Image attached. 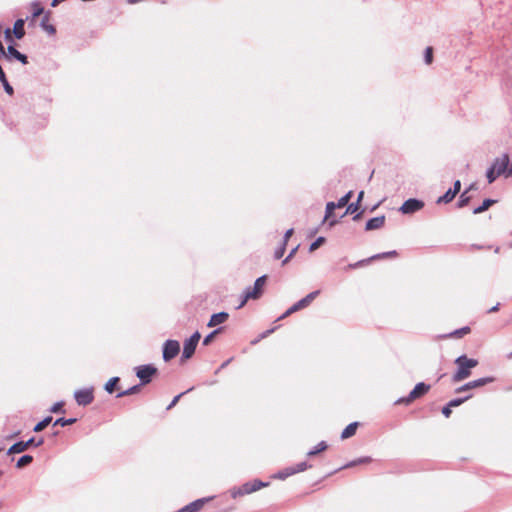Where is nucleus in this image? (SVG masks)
I'll list each match as a JSON object with an SVG mask.
<instances>
[{"label":"nucleus","mask_w":512,"mask_h":512,"mask_svg":"<svg viewBox=\"0 0 512 512\" xmlns=\"http://www.w3.org/2000/svg\"><path fill=\"white\" fill-rule=\"evenodd\" d=\"M325 242V238L323 236H319L314 242L310 244L309 251H314L318 249Z\"/></svg>","instance_id":"40"},{"label":"nucleus","mask_w":512,"mask_h":512,"mask_svg":"<svg viewBox=\"0 0 512 512\" xmlns=\"http://www.w3.org/2000/svg\"><path fill=\"white\" fill-rule=\"evenodd\" d=\"M119 380H120V378H119V377H117V376L110 378V379L106 382V384H105V386H104V389L106 390V392H107V393H110V394H111V393H113V392H114V390H115V386H116V384L119 382Z\"/></svg>","instance_id":"28"},{"label":"nucleus","mask_w":512,"mask_h":512,"mask_svg":"<svg viewBox=\"0 0 512 512\" xmlns=\"http://www.w3.org/2000/svg\"><path fill=\"white\" fill-rule=\"evenodd\" d=\"M371 460L372 459L369 456L360 457L358 459H355V460H352V461L348 462L347 464L342 466L340 469L351 468V467H354V466L359 465V464H366V463L371 462Z\"/></svg>","instance_id":"22"},{"label":"nucleus","mask_w":512,"mask_h":512,"mask_svg":"<svg viewBox=\"0 0 512 512\" xmlns=\"http://www.w3.org/2000/svg\"><path fill=\"white\" fill-rule=\"evenodd\" d=\"M469 331H470V328L468 326H465L459 330L454 331L453 334L461 336V335L468 333Z\"/></svg>","instance_id":"49"},{"label":"nucleus","mask_w":512,"mask_h":512,"mask_svg":"<svg viewBox=\"0 0 512 512\" xmlns=\"http://www.w3.org/2000/svg\"><path fill=\"white\" fill-rule=\"evenodd\" d=\"M268 484H269L268 482H262L260 480L246 482L238 488L231 489V497L235 499L239 496H244V495L253 493L263 487L268 486Z\"/></svg>","instance_id":"3"},{"label":"nucleus","mask_w":512,"mask_h":512,"mask_svg":"<svg viewBox=\"0 0 512 512\" xmlns=\"http://www.w3.org/2000/svg\"><path fill=\"white\" fill-rule=\"evenodd\" d=\"M320 294V291L319 290H316V291H313V292H310L309 294H307L304 298H302L301 300L304 302V305L306 307H308L312 301Z\"/></svg>","instance_id":"33"},{"label":"nucleus","mask_w":512,"mask_h":512,"mask_svg":"<svg viewBox=\"0 0 512 512\" xmlns=\"http://www.w3.org/2000/svg\"><path fill=\"white\" fill-rule=\"evenodd\" d=\"M285 249H286L285 243H281V245L274 252V258L275 259L282 258L284 255Z\"/></svg>","instance_id":"42"},{"label":"nucleus","mask_w":512,"mask_h":512,"mask_svg":"<svg viewBox=\"0 0 512 512\" xmlns=\"http://www.w3.org/2000/svg\"><path fill=\"white\" fill-rule=\"evenodd\" d=\"M74 398L78 405L87 406L94 400L93 388H84L74 392Z\"/></svg>","instance_id":"10"},{"label":"nucleus","mask_w":512,"mask_h":512,"mask_svg":"<svg viewBox=\"0 0 512 512\" xmlns=\"http://www.w3.org/2000/svg\"><path fill=\"white\" fill-rule=\"evenodd\" d=\"M384 223H385L384 215L373 217L366 222L365 230L371 231V230L379 229L384 225Z\"/></svg>","instance_id":"16"},{"label":"nucleus","mask_w":512,"mask_h":512,"mask_svg":"<svg viewBox=\"0 0 512 512\" xmlns=\"http://www.w3.org/2000/svg\"><path fill=\"white\" fill-rule=\"evenodd\" d=\"M494 381H495V378L492 376L482 377V378L475 379V380H472V381H469V382L463 384L462 386L456 388L455 392L456 393L466 392L471 389L482 387V386L492 383Z\"/></svg>","instance_id":"9"},{"label":"nucleus","mask_w":512,"mask_h":512,"mask_svg":"<svg viewBox=\"0 0 512 512\" xmlns=\"http://www.w3.org/2000/svg\"><path fill=\"white\" fill-rule=\"evenodd\" d=\"M452 191H456V194H458L460 192V189H461V182L460 180H456L453 184V188H451Z\"/></svg>","instance_id":"52"},{"label":"nucleus","mask_w":512,"mask_h":512,"mask_svg":"<svg viewBox=\"0 0 512 512\" xmlns=\"http://www.w3.org/2000/svg\"><path fill=\"white\" fill-rule=\"evenodd\" d=\"M363 211H360L359 213H356L354 216H353V220L354 221H357L361 218V215H362Z\"/></svg>","instance_id":"57"},{"label":"nucleus","mask_w":512,"mask_h":512,"mask_svg":"<svg viewBox=\"0 0 512 512\" xmlns=\"http://www.w3.org/2000/svg\"><path fill=\"white\" fill-rule=\"evenodd\" d=\"M358 209H359V204H358V202L350 203V204L347 206L346 211L344 212V214H343L341 217H344V216H345L346 214H348V213L354 214Z\"/></svg>","instance_id":"41"},{"label":"nucleus","mask_w":512,"mask_h":512,"mask_svg":"<svg viewBox=\"0 0 512 512\" xmlns=\"http://www.w3.org/2000/svg\"><path fill=\"white\" fill-rule=\"evenodd\" d=\"M298 249V246H296L295 248H293L290 253L288 254V256L282 261V264L285 265L286 263H288V261L295 255L296 251Z\"/></svg>","instance_id":"47"},{"label":"nucleus","mask_w":512,"mask_h":512,"mask_svg":"<svg viewBox=\"0 0 512 512\" xmlns=\"http://www.w3.org/2000/svg\"><path fill=\"white\" fill-rule=\"evenodd\" d=\"M357 427H358V422H352L349 425H347L341 433V438L347 439V438L352 437L356 433Z\"/></svg>","instance_id":"19"},{"label":"nucleus","mask_w":512,"mask_h":512,"mask_svg":"<svg viewBox=\"0 0 512 512\" xmlns=\"http://www.w3.org/2000/svg\"><path fill=\"white\" fill-rule=\"evenodd\" d=\"M473 189H476V184L472 183L466 190H468V192L470 190H473Z\"/></svg>","instance_id":"62"},{"label":"nucleus","mask_w":512,"mask_h":512,"mask_svg":"<svg viewBox=\"0 0 512 512\" xmlns=\"http://www.w3.org/2000/svg\"><path fill=\"white\" fill-rule=\"evenodd\" d=\"M499 307H500V303H497L496 305H494L493 307H491V308L488 310V313L497 312V311L499 310Z\"/></svg>","instance_id":"55"},{"label":"nucleus","mask_w":512,"mask_h":512,"mask_svg":"<svg viewBox=\"0 0 512 512\" xmlns=\"http://www.w3.org/2000/svg\"><path fill=\"white\" fill-rule=\"evenodd\" d=\"M5 92L9 95H12L14 90H13V87L8 83H5V86H3Z\"/></svg>","instance_id":"53"},{"label":"nucleus","mask_w":512,"mask_h":512,"mask_svg":"<svg viewBox=\"0 0 512 512\" xmlns=\"http://www.w3.org/2000/svg\"><path fill=\"white\" fill-rule=\"evenodd\" d=\"M250 299H251V298H246V291H245V292H244V294H243V296H242V300H240V303L238 304V306L236 307V309H240V308H242V307L246 304V302H247L248 300H250Z\"/></svg>","instance_id":"51"},{"label":"nucleus","mask_w":512,"mask_h":512,"mask_svg":"<svg viewBox=\"0 0 512 512\" xmlns=\"http://www.w3.org/2000/svg\"><path fill=\"white\" fill-rule=\"evenodd\" d=\"M363 195H364V192H363V191H361V192L358 194L357 201H356V202H358V204H360V201L362 200Z\"/></svg>","instance_id":"59"},{"label":"nucleus","mask_w":512,"mask_h":512,"mask_svg":"<svg viewBox=\"0 0 512 512\" xmlns=\"http://www.w3.org/2000/svg\"><path fill=\"white\" fill-rule=\"evenodd\" d=\"M471 197L468 196V190H465L459 197V200L457 202L458 208H463L470 202Z\"/></svg>","instance_id":"29"},{"label":"nucleus","mask_w":512,"mask_h":512,"mask_svg":"<svg viewBox=\"0 0 512 512\" xmlns=\"http://www.w3.org/2000/svg\"><path fill=\"white\" fill-rule=\"evenodd\" d=\"M274 331H275V328H271V329H268V330H266V331L262 332V333L260 334V336H259V339L254 340V341L252 342V344L257 343L260 339H264V338H266L267 336H269V335H270L271 333H273Z\"/></svg>","instance_id":"46"},{"label":"nucleus","mask_w":512,"mask_h":512,"mask_svg":"<svg viewBox=\"0 0 512 512\" xmlns=\"http://www.w3.org/2000/svg\"><path fill=\"white\" fill-rule=\"evenodd\" d=\"M338 208L337 207V204L335 202H328L326 204V209H325V216H324V219L323 221H326V220H329L333 211Z\"/></svg>","instance_id":"32"},{"label":"nucleus","mask_w":512,"mask_h":512,"mask_svg":"<svg viewBox=\"0 0 512 512\" xmlns=\"http://www.w3.org/2000/svg\"><path fill=\"white\" fill-rule=\"evenodd\" d=\"M292 475H294V471H293L292 467H286L276 474V478L285 480L286 478H288L289 476H292Z\"/></svg>","instance_id":"31"},{"label":"nucleus","mask_w":512,"mask_h":512,"mask_svg":"<svg viewBox=\"0 0 512 512\" xmlns=\"http://www.w3.org/2000/svg\"><path fill=\"white\" fill-rule=\"evenodd\" d=\"M496 202H497V200H495V199H490V198L485 199L480 206L476 207L473 210V214L483 213L484 211L488 210L489 207L492 206L493 204H495Z\"/></svg>","instance_id":"21"},{"label":"nucleus","mask_w":512,"mask_h":512,"mask_svg":"<svg viewBox=\"0 0 512 512\" xmlns=\"http://www.w3.org/2000/svg\"><path fill=\"white\" fill-rule=\"evenodd\" d=\"M139 1H140V0H127V2H128L129 4H135V3L139 2Z\"/></svg>","instance_id":"63"},{"label":"nucleus","mask_w":512,"mask_h":512,"mask_svg":"<svg viewBox=\"0 0 512 512\" xmlns=\"http://www.w3.org/2000/svg\"><path fill=\"white\" fill-rule=\"evenodd\" d=\"M7 51L5 50L2 42L0 41V56H6Z\"/></svg>","instance_id":"56"},{"label":"nucleus","mask_w":512,"mask_h":512,"mask_svg":"<svg viewBox=\"0 0 512 512\" xmlns=\"http://www.w3.org/2000/svg\"><path fill=\"white\" fill-rule=\"evenodd\" d=\"M471 397H472V395L470 394V395H467V396H464V397L455 398V399L450 400L447 404L451 408L458 407L461 404H463L464 402H466L468 399H470Z\"/></svg>","instance_id":"30"},{"label":"nucleus","mask_w":512,"mask_h":512,"mask_svg":"<svg viewBox=\"0 0 512 512\" xmlns=\"http://www.w3.org/2000/svg\"><path fill=\"white\" fill-rule=\"evenodd\" d=\"M44 443V439L40 438L38 441L35 440L34 437H31L27 441H18L14 443L8 450L7 454H18L26 451L30 446L39 447Z\"/></svg>","instance_id":"6"},{"label":"nucleus","mask_w":512,"mask_h":512,"mask_svg":"<svg viewBox=\"0 0 512 512\" xmlns=\"http://www.w3.org/2000/svg\"><path fill=\"white\" fill-rule=\"evenodd\" d=\"M221 330H222V327H219V328H217V329L213 330L212 332H210L208 335H206V336L204 337L202 344H203L204 346H208V345L212 342L213 338H214V337H215V336H216V335H217Z\"/></svg>","instance_id":"34"},{"label":"nucleus","mask_w":512,"mask_h":512,"mask_svg":"<svg viewBox=\"0 0 512 512\" xmlns=\"http://www.w3.org/2000/svg\"><path fill=\"white\" fill-rule=\"evenodd\" d=\"M192 390H193V387H191V388H189L188 390H186V391H184V392H182V393H180V394L176 395V396L172 399V401L170 402V404L167 406V408H166V409H167V410L172 409V408L177 404V402L179 401V399H180L184 394H186V393H188V392H190V391H192Z\"/></svg>","instance_id":"39"},{"label":"nucleus","mask_w":512,"mask_h":512,"mask_svg":"<svg viewBox=\"0 0 512 512\" xmlns=\"http://www.w3.org/2000/svg\"><path fill=\"white\" fill-rule=\"evenodd\" d=\"M510 163V157L509 154L504 153L500 157L495 158L493 161L491 167L496 169L497 174H504L507 175V170Z\"/></svg>","instance_id":"13"},{"label":"nucleus","mask_w":512,"mask_h":512,"mask_svg":"<svg viewBox=\"0 0 512 512\" xmlns=\"http://www.w3.org/2000/svg\"><path fill=\"white\" fill-rule=\"evenodd\" d=\"M451 413H452L451 407H450L448 404H446V405L442 408V414H443L446 418H448V417H450Z\"/></svg>","instance_id":"48"},{"label":"nucleus","mask_w":512,"mask_h":512,"mask_svg":"<svg viewBox=\"0 0 512 512\" xmlns=\"http://www.w3.org/2000/svg\"><path fill=\"white\" fill-rule=\"evenodd\" d=\"M0 82L2 83L3 86H5V83H8L6 75H4V78H0Z\"/></svg>","instance_id":"60"},{"label":"nucleus","mask_w":512,"mask_h":512,"mask_svg":"<svg viewBox=\"0 0 512 512\" xmlns=\"http://www.w3.org/2000/svg\"><path fill=\"white\" fill-rule=\"evenodd\" d=\"M430 390V385L424 382H419L415 385V387L411 390V392L406 397H401L395 401L396 405L405 404L409 405L414 400L422 397Z\"/></svg>","instance_id":"2"},{"label":"nucleus","mask_w":512,"mask_h":512,"mask_svg":"<svg viewBox=\"0 0 512 512\" xmlns=\"http://www.w3.org/2000/svg\"><path fill=\"white\" fill-rule=\"evenodd\" d=\"M297 311H298V310H297V308H296V307L294 306V304H293L289 309H287V310H286V312H285L284 314H282V315L278 318V320L284 319V318H286L287 316H289V315H291L292 313H295V312H297Z\"/></svg>","instance_id":"45"},{"label":"nucleus","mask_w":512,"mask_h":512,"mask_svg":"<svg viewBox=\"0 0 512 512\" xmlns=\"http://www.w3.org/2000/svg\"><path fill=\"white\" fill-rule=\"evenodd\" d=\"M40 27L49 35H54L56 33V28L54 25L49 23V12L42 17L40 21Z\"/></svg>","instance_id":"18"},{"label":"nucleus","mask_w":512,"mask_h":512,"mask_svg":"<svg viewBox=\"0 0 512 512\" xmlns=\"http://www.w3.org/2000/svg\"><path fill=\"white\" fill-rule=\"evenodd\" d=\"M293 471H294V474L296 473H299V472H303L305 470H307L308 468L311 467V465H309L307 462H300L298 464H296L295 466H291Z\"/></svg>","instance_id":"38"},{"label":"nucleus","mask_w":512,"mask_h":512,"mask_svg":"<svg viewBox=\"0 0 512 512\" xmlns=\"http://www.w3.org/2000/svg\"><path fill=\"white\" fill-rule=\"evenodd\" d=\"M396 256H397V251H395V250L388 251V252H383V253H378V254H375V255L371 256L367 260H361V261H358L355 264H349L348 267L349 268H356V267H359V266L363 265L365 262H369V261L377 260V259H382V258H388V257H396Z\"/></svg>","instance_id":"14"},{"label":"nucleus","mask_w":512,"mask_h":512,"mask_svg":"<svg viewBox=\"0 0 512 512\" xmlns=\"http://www.w3.org/2000/svg\"><path fill=\"white\" fill-rule=\"evenodd\" d=\"M455 364L457 365V370L452 375V381L457 383L467 379L471 375V369L478 365V360L468 358L463 354L455 359Z\"/></svg>","instance_id":"1"},{"label":"nucleus","mask_w":512,"mask_h":512,"mask_svg":"<svg viewBox=\"0 0 512 512\" xmlns=\"http://www.w3.org/2000/svg\"><path fill=\"white\" fill-rule=\"evenodd\" d=\"M501 174H497V171L496 169L492 168L491 166L487 169V172H486V177H487V180H488V183L491 184L493 183L498 176H500Z\"/></svg>","instance_id":"35"},{"label":"nucleus","mask_w":512,"mask_h":512,"mask_svg":"<svg viewBox=\"0 0 512 512\" xmlns=\"http://www.w3.org/2000/svg\"><path fill=\"white\" fill-rule=\"evenodd\" d=\"M229 315L227 312L214 313L207 324L208 327H214L224 323L228 319Z\"/></svg>","instance_id":"17"},{"label":"nucleus","mask_w":512,"mask_h":512,"mask_svg":"<svg viewBox=\"0 0 512 512\" xmlns=\"http://www.w3.org/2000/svg\"><path fill=\"white\" fill-rule=\"evenodd\" d=\"M180 351V344L177 340H166L163 344L162 357L165 362H169L175 358Z\"/></svg>","instance_id":"8"},{"label":"nucleus","mask_w":512,"mask_h":512,"mask_svg":"<svg viewBox=\"0 0 512 512\" xmlns=\"http://www.w3.org/2000/svg\"><path fill=\"white\" fill-rule=\"evenodd\" d=\"M456 195H457L456 191H452V189H448L444 195L440 196L437 199V204L450 203L455 198Z\"/></svg>","instance_id":"23"},{"label":"nucleus","mask_w":512,"mask_h":512,"mask_svg":"<svg viewBox=\"0 0 512 512\" xmlns=\"http://www.w3.org/2000/svg\"><path fill=\"white\" fill-rule=\"evenodd\" d=\"M294 306L297 308L298 311L306 308V306L304 305V302L301 299L299 301H297L296 303H294Z\"/></svg>","instance_id":"54"},{"label":"nucleus","mask_w":512,"mask_h":512,"mask_svg":"<svg viewBox=\"0 0 512 512\" xmlns=\"http://www.w3.org/2000/svg\"><path fill=\"white\" fill-rule=\"evenodd\" d=\"M293 234V229L290 228L288 229L285 234H284V237H283V242L282 243H285V245L287 244V241L288 239L291 237V235Z\"/></svg>","instance_id":"50"},{"label":"nucleus","mask_w":512,"mask_h":512,"mask_svg":"<svg viewBox=\"0 0 512 512\" xmlns=\"http://www.w3.org/2000/svg\"><path fill=\"white\" fill-rule=\"evenodd\" d=\"M200 338V333L196 331L188 339L185 340L181 361L188 360L193 356Z\"/></svg>","instance_id":"4"},{"label":"nucleus","mask_w":512,"mask_h":512,"mask_svg":"<svg viewBox=\"0 0 512 512\" xmlns=\"http://www.w3.org/2000/svg\"><path fill=\"white\" fill-rule=\"evenodd\" d=\"M328 445L325 441L319 442L316 446H314L311 450L308 451L307 456H315L320 452H323L327 449Z\"/></svg>","instance_id":"24"},{"label":"nucleus","mask_w":512,"mask_h":512,"mask_svg":"<svg viewBox=\"0 0 512 512\" xmlns=\"http://www.w3.org/2000/svg\"><path fill=\"white\" fill-rule=\"evenodd\" d=\"M63 405V402H56L51 406L50 411L52 413L64 412Z\"/></svg>","instance_id":"44"},{"label":"nucleus","mask_w":512,"mask_h":512,"mask_svg":"<svg viewBox=\"0 0 512 512\" xmlns=\"http://www.w3.org/2000/svg\"><path fill=\"white\" fill-rule=\"evenodd\" d=\"M157 371V368L152 364L140 365L135 368L136 376L140 380V385H146L150 383L152 376H154Z\"/></svg>","instance_id":"5"},{"label":"nucleus","mask_w":512,"mask_h":512,"mask_svg":"<svg viewBox=\"0 0 512 512\" xmlns=\"http://www.w3.org/2000/svg\"><path fill=\"white\" fill-rule=\"evenodd\" d=\"M5 57L8 59L14 58L24 65L28 63V57L25 54L19 52L12 44L7 47V53Z\"/></svg>","instance_id":"15"},{"label":"nucleus","mask_w":512,"mask_h":512,"mask_svg":"<svg viewBox=\"0 0 512 512\" xmlns=\"http://www.w3.org/2000/svg\"><path fill=\"white\" fill-rule=\"evenodd\" d=\"M511 175H512V163H511V164L509 163V167H508V170H507V175H506V177H509V176H511Z\"/></svg>","instance_id":"58"},{"label":"nucleus","mask_w":512,"mask_h":512,"mask_svg":"<svg viewBox=\"0 0 512 512\" xmlns=\"http://www.w3.org/2000/svg\"><path fill=\"white\" fill-rule=\"evenodd\" d=\"M76 421H77V419H76V418H68V419H66V418H58V419H56V421L54 422V426H56V425H60V426L64 427V426H67V425H72V424H74Z\"/></svg>","instance_id":"37"},{"label":"nucleus","mask_w":512,"mask_h":512,"mask_svg":"<svg viewBox=\"0 0 512 512\" xmlns=\"http://www.w3.org/2000/svg\"><path fill=\"white\" fill-rule=\"evenodd\" d=\"M32 461H33V457L29 454H25L17 460L16 467L21 469V468L29 465Z\"/></svg>","instance_id":"27"},{"label":"nucleus","mask_w":512,"mask_h":512,"mask_svg":"<svg viewBox=\"0 0 512 512\" xmlns=\"http://www.w3.org/2000/svg\"><path fill=\"white\" fill-rule=\"evenodd\" d=\"M433 58V50L431 47L425 49L424 60L426 64H430Z\"/></svg>","instance_id":"43"},{"label":"nucleus","mask_w":512,"mask_h":512,"mask_svg":"<svg viewBox=\"0 0 512 512\" xmlns=\"http://www.w3.org/2000/svg\"><path fill=\"white\" fill-rule=\"evenodd\" d=\"M25 20L22 18L17 19L14 22L13 30L11 31L10 28H6L4 31V36L7 41L10 43H13L12 33L14 37L18 40L22 39L25 36V30H24Z\"/></svg>","instance_id":"7"},{"label":"nucleus","mask_w":512,"mask_h":512,"mask_svg":"<svg viewBox=\"0 0 512 512\" xmlns=\"http://www.w3.org/2000/svg\"><path fill=\"white\" fill-rule=\"evenodd\" d=\"M424 207V202L416 199V198H410L406 200L402 206L400 207L399 211L403 214H412Z\"/></svg>","instance_id":"12"},{"label":"nucleus","mask_w":512,"mask_h":512,"mask_svg":"<svg viewBox=\"0 0 512 512\" xmlns=\"http://www.w3.org/2000/svg\"><path fill=\"white\" fill-rule=\"evenodd\" d=\"M352 197V191H348L344 196H342L337 202V207L338 208H342L344 206H346L349 202V200L351 199Z\"/></svg>","instance_id":"36"},{"label":"nucleus","mask_w":512,"mask_h":512,"mask_svg":"<svg viewBox=\"0 0 512 512\" xmlns=\"http://www.w3.org/2000/svg\"><path fill=\"white\" fill-rule=\"evenodd\" d=\"M336 223H337V220H336V219H330V220H329V226H330V227L334 226Z\"/></svg>","instance_id":"61"},{"label":"nucleus","mask_w":512,"mask_h":512,"mask_svg":"<svg viewBox=\"0 0 512 512\" xmlns=\"http://www.w3.org/2000/svg\"><path fill=\"white\" fill-rule=\"evenodd\" d=\"M141 386L140 384H137V385H134L130 388H128L127 390H124L122 392H119L116 397L117 398H121V397H124V396H128V395H132V394H136L140 391L141 389Z\"/></svg>","instance_id":"26"},{"label":"nucleus","mask_w":512,"mask_h":512,"mask_svg":"<svg viewBox=\"0 0 512 512\" xmlns=\"http://www.w3.org/2000/svg\"><path fill=\"white\" fill-rule=\"evenodd\" d=\"M507 358L512 359V351L509 354H507Z\"/></svg>","instance_id":"64"},{"label":"nucleus","mask_w":512,"mask_h":512,"mask_svg":"<svg viewBox=\"0 0 512 512\" xmlns=\"http://www.w3.org/2000/svg\"><path fill=\"white\" fill-rule=\"evenodd\" d=\"M52 421V417L51 416H47L45 417L43 420H41L40 422H38L34 428H33V431L34 432H41L42 430H44Z\"/></svg>","instance_id":"25"},{"label":"nucleus","mask_w":512,"mask_h":512,"mask_svg":"<svg viewBox=\"0 0 512 512\" xmlns=\"http://www.w3.org/2000/svg\"><path fill=\"white\" fill-rule=\"evenodd\" d=\"M266 279H267L266 275H262V276L258 277L254 282L253 288L251 289L249 287L245 290L246 298H252L254 300L259 299L262 295V288H263L264 284L266 283Z\"/></svg>","instance_id":"11"},{"label":"nucleus","mask_w":512,"mask_h":512,"mask_svg":"<svg viewBox=\"0 0 512 512\" xmlns=\"http://www.w3.org/2000/svg\"><path fill=\"white\" fill-rule=\"evenodd\" d=\"M32 15H31V23L35 20V18L39 17L43 14L44 8L42 7L39 1H33L31 3Z\"/></svg>","instance_id":"20"}]
</instances>
